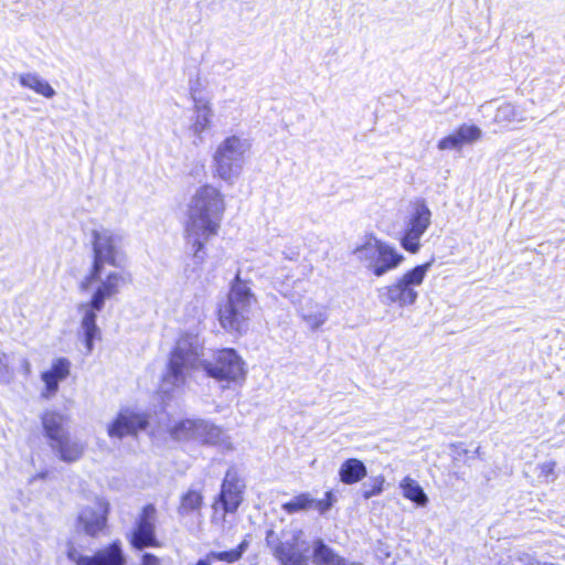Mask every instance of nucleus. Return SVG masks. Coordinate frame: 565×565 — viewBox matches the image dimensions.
<instances>
[{
  "label": "nucleus",
  "instance_id": "23",
  "mask_svg": "<svg viewBox=\"0 0 565 565\" xmlns=\"http://www.w3.org/2000/svg\"><path fill=\"white\" fill-rule=\"evenodd\" d=\"M42 426L45 436L50 439V443L56 440L64 434H68L64 425L67 423V417L61 413L54 411H46L42 417Z\"/></svg>",
  "mask_w": 565,
  "mask_h": 565
},
{
  "label": "nucleus",
  "instance_id": "11",
  "mask_svg": "<svg viewBox=\"0 0 565 565\" xmlns=\"http://www.w3.org/2000/svg\"><path fill=\"white\" fill-rule=\"evenodd\" d=\"M108 503L97 498L92 505L82 509L78 515V524L89 536H96L106 526Z\"/></svg>",
  "mask_w": 565,
  "mask_h": 565
},
{
  "label": "nucleus",
  "instance_id": "14",
  "mask_svg": "<svg viewBox=\"0 0 565 565\" xmlns=\"http://www.w3.org/2000/svg\"><path fill=\"white\" fill-rule=\"evenodd\" d=\"M154 514L156 509L153 505L149 504L143 508L142 514L137 523V527L134 531L131 539V544L137 550L158 545L154 535Z\"/></svg>",
  "mask_w": 565,
  "mask_h": 565
},
{
  "label": "nucleus",
  "instance_id": "20",
  "mask_svg": "<svg viewBox=\"0 0 565 565\" xmlns=\"http://www.w3.org/2000/svg\"><path fill=\"white\" fill-rule=\"evenodd\" d=\"M15 77L22 87L31 89L44 98L50 99L56 95L51 84L35 72L15 74Z\"/></svg>",
  "mask_w": 565,
  "mask_h": 565
},
{
  "label": "nucleus",
  "instance_id": "5",
  "mask_svg": "<svg viewBox=\"0 0 565 565\" xmlns=\"http://www.w3.org/2000/svg\"><path fill=\"white\" fill-rule=\"evenodd\" d=\"M254 303H256V296L252 292L248 282L242 280L237 274L226 302L218 309L221 326L231 332H245Z\"/></svg>",
  "mask_w": 565,
  "mask_h": 565
},
{
  "label": "nucleus",
  "instance_id": "28",
  "mask_svg": "<svg viewBox=\"0 0 565 565\" xmlns=\"http://www.w3.org/2000/svg\"><path fill=\"white\" fill-rule=\"evenodd\" d=\"M203 504V497L199 491L189 490L181 497V503L178 509L180 515H188L200 512Z\"/></svg>",
  "mask_w": 565,
  "mask_h": 565
},
{
  "label": "nucleus",
  "instance_id": "10",
  "mask_svg": "<svg viewBox=\"0 0 565 565\" xmlns=\"http://www.w3.org/2000/svg\"><path fill=\"white\" fill-rule=\"evenodd\" d=\"M125 558L119 543L115 542L100 550L93 557H79L77 565H124ZM140 565H161L160 559L151 553H145Z\"/></svg>",
  "mask_w": 565,
  "mask_h": 565
},
{
  "label": "nucleus",
  "instance_id": "26",
  "mask_svg": "<svg viewBox=\"0 0 565 565\" xmlns=\"http://www.w3.org/2000/svg\"><path fill=\"white\" fill-rule=\"evenodd\" d=\"M403 495L409 501L416 503L418 507H426L428 503V497L424 492L420 484L411 477H405L401 483Z\"/></svg>",
  "mask_w": 565,
  "mask_h": 565
},
{
  "label": "nucleus",
  "instance_id": "39",
  "mask_svg": "<svg viewBox=\"0 0 565 565\" xmlns=\"http://www.w3.org/2000/svg\"><path fill=\"white\" fill-rule=\"evenodd\" d=\"M22 366H23L25 374L29 375L31 372V364H30L29 360L24 359L22 362Z\"/></svg>",
  "mask_w": 565,
  "mask_h": 565
},
{
  "label": "nucleus",
  "instance_id": "15",
  "mask_svg": "<svg viewBox=\"0 0 565 565\" xmlns=\"http://www.w3.org/2000/svg\"><path fill=\"white\" fill-rule=\"evenodd\" d=\"M244 483L238 478L237 471L233 468L226 471L224 477L218 502L222 503L224 512H234L242 502Z\"/></svg>",
  "mask_w": 565,
  "mask_h": 565
},
{
  "label": "nucleus",
  "instance_id": "30",
  "mask_svg": "<svg viewBox=\"0 0 565 565\" xmlns=\"http://www.w3.org/2000/svg\"><path fill=\"white\" fill-rule=\"evenodd\" d=\"M455 134L458 138L461 148L465 145H471L478 141L482 137V130L478 126L468 124L459 126L455 130Z\"/></svg>",
  "mask_w": 565,
  "mask_h": 565
},
{
  "label": "nucleus",
  "instance_id": "34",
  "mask_svg": "<svg viewBox=\"0 0 565 565\" xmlns=\"http://www.w3.org/2000/svg\"><path fill=\"white\" fill-rule=\"evenodd\" d=\"M437 148L441 151H445V150H460L461 149V146L458 141V138L454 132H451L450 135L444 137L443 139H440L437 143Z\"/></svg>",
  "mask_w": 565,
  "mask_h": 565
},
{
  "label": "nucleus",
  "instance_id": "9",
  "mask_svg": "<svg viewBox=\"0 0 565 565\" xmlns=\"http://www.w3.org/2000/svg\"><path fill=\"white\" fill-rule=\"evenodd\" d=\"M149 425V416L146 413L130 408L121 409L116 418L107 426L110 438L121 439L126 436H137Z\"/></svg>",
  "mask_w": 565,
  "mask_h": 565
},
{
  "label": "nucleus",
  "instance_id": "7",
  "mask_svg": "<svg viewBox=\"0 0 565 565\" xmlns=\"http://www.w3.org/2000/svg\"><path fill=\"white\" fill-rule=\"evenodd\" d=\"M302 531L295 529L277 535L273 530L266 533V543L281 565H306L307 548L302 547Z\"/></svg>",
  "mask_w": 565,
  "mask_h": 565
},
{
  "label": "nucleus",
  "instance_id": "41",
  "mask_svg": "<svg viewBox=\"0 0 565 565\" xmlns=\"http://www.w3.org/2000/svg\"><path fill=\"white\" fill-rule=\"evenodd\" d=\"M211 562L210 559H207V557L205 559H200L198 561V563L195 565H211Z\"/></svg>",
  "mask_w": 565,
  "mask_h": 565
},
{
  "label": "nucleus",
  "instance_id": "32",
  "mask_svg": "<svg viewBox=\"0 0 565 565\" xmlns=\"http://www.w3.org/2000/svg\"><path fill=\"white\" fill-rule=\"evenodd\" d=\"M13 379V372L9 365V356L0 352V383L9 384Z\"/></svg>",
  "mask_w": 565,
  "mask_h": 565
},
{
  "label": "nucleus",
  "instance_id": "25",
  "mask_svg": "<svg viewBox=\"0 0 565 565\" xmlns=\"http://www.w3.org/2000/svg\"><path fill=\"white\" fill-rule=\"evenodd\" d=\"M526 119L524 110L511 103H504L498 107L494 121L508 127L511 124L522 122Z\"/></svg>",
  "mask_w": 565,
  "mask_h": 565
},
{
  "label": "nucleus",
  "instance_id": "42",
  "mask_svg": "<svg viewBox=\"0 0 565 565\" xmlns=\"http://www.w3.org/2000/svg\"><path fill=\"white\" fill-rule=\"evenodd\" d=\"M38 477L41 479H44L46 477V472H42V473L38 475Z\"/></svg>",
  "mask_w": 565,
  "mask_h": 565
},
{
  "label": "nucleus",
  "instance_id": "29",
  "mask_svg": "<svg viewBox=\"0 0 565 565\" xmlns=\"http://www.w3.org/2000/svg\"><path fill=\"white\" fill-rule=\"evenodd\" d=\"M247 546H248V542L246 540H244L236 548H233L230 551H224V552L211 551L210 553H207V559L220 561V562H225V563L232 564L242 558Z\"/></svg>",
  "mask_w": 565,
  "mask_h": 565
},
{
  "label": "nucleus",
  "instance_id": "17",
  "mask_svg": "<svg viewBox=\"0 0 565 565\" xmlns=\"http://www.w3.org/2000/svg\"><path fill=\"white\" fill-rule=\"evenodd\" d=\"M71 373V362L66 358H58L52 362L50 370L41 374L44 383L42 397L50 399L55 396L58 391L60 382L68 377Z\"/></svg>",
  "mask_w": 565,
  "mask_h": 565
},
{
  "label": "nucleus",
  "instance_id": "21",
  "mask_svg": "<svg viewBox=\"0 0 565 565\" xmlns=\"http://www.w3.org/2000/svg\"><path fill=\"white\" fill-rule=\"evenodd\" d=\"M380 239L373 234H366L363 236L360 243L355 245L352 250L353 256L358 262L371 271L374 263V255L376 254Z\"/></svg>",
  "mask_w": 565,
  "mask_h": 565
},
{
  "label": "nucleus",
  "instance_id": "3",
  "mask_svg": "<svg viewBox=\"0 0 565 565\" xmlns=\"http://www.w3.org/2000/svg\"><path fill=\"white\" fill-rule=\"evenodd\" d=\"M224 211V195L211 184L198 188L190 200L184 234L185 252L198 267L206 259L205 244L217 234Z\"/></svg>",
  "mask_w": 565,
  "mask_h": 565
},
{
  "label": "nucleus",
  "instance_id": "16",
  "mask_svg": "<svg viewBox=\"0 0 565 565\" xmlns=\"http://www.w3.org/2000/svg\"><path fill=\"white\" fill-rule=\"evenodd\" d=\"M371 273L376 277L396 269L404 260V256L391 244L380 239Z\"/></svg>",
  "mask_w": 565,
  "mask_h": 565
},
{
  "label": "nucleus",
  "instance_id": "13",
  "mask_svg": "<svg viewBox=\"0 0 565 565\" xmlns=\"http://www.w3.org/2000/svg\"><path fill=\"white\" fill-rule=\"evenodd\" d=\"M199 88L192 86V99L194 103V116L190 125V131L200 142L203 140L202 135L212 126L213 109L209 99L199 97Z\"/></svg>",
  "mask_w": 565,
  "mask_h": 565
},
{
  "label": "nucleus",
  "instance_id": "33",
  "mask_svg": "<svg viewBox=\"0 0 565 565\" xmlns=\"http://www.w3.org/2000/svg\"><path fill=\"white\" fill-rule=\"evenodd\" d=\"M384 477L379 476L373 479V484L371 487H367L366 483L363 484V492L362 495L364 499H370L374 495H379L383 491V484H384Z\"/></svg>",
  "mask_w": 565,
  "mask_h": 565
},
{
  "label": "nucleus",
  "instance_id": "1",
  "mask_svg": "<svg viewBox=\"0 0 565 565\" xmlns=\"http://www.w3.org/2000/svg\"><path fill=\"white\" fill-rule=\"evenodd\" d=\"M124 236L110 228H96L92 231L93 262L88 275L81 282V289L87 290L90 285L97 284L92 298L78 306L82 315L81 330L85 338L87 353L94 348V340L100 335L96 324L97 313L100 312L107 299L119 294L121 287L127 285L129 275L119 270H106V266L118 267L121 262V247Z\"/></svg>",
  "mask_w": 565,
  "mask_h": 565
},
{
  "label": "nucleus",
  "instance_id": "31",
  "mask_svg": "<svg viewBox=\"0 0 565 565\" xmlns=\"http://www.w3.org/2000/svg\"><path fill=\"white\" fill-rule=\"evenodd\" d=\"M313 498L309 493H301L294 497L289 502L282 504V510L288 514L312 509Z\"/></svg>",
  "mask_w": 565,
  "mask_h": 565
},
{
  "label": "nucleus",
  "instance_id": "6",
  "mask_svg": "<svg viewBox=\"0 0 565 565\" xmlns=\"http://www.w3.org/2000/svg\"><path fill=\"white\" fill-rule=\"evenodd\" d=\"M431 263L417 265L411 270L398 276L391 284L376 289L380 303L385 307L396 306L406 308L416 303L418 299L417 288L423 284Z\"/></svg>",
  "mask_w": 565,
  "mask_h": 565
},
{
  "label": "nucleus",
  "instance_id": "40",
  "mask_svg": "<svg viewBox=\"0 0 565 565\" xmlns=\"http://www.w3.org/2000/svg\"><path fill=\"white\" fill-rule=\"evenodd\" d=\"M326 501H332V503L335 501L334 495L331 491L326 492Z\"/></svg>",
  "mask_w": 565,
  "mask_h": 565
},
{
  "label": "nucleus",
  "instance_id": "19",
  "mask_svg": "<svg viewBox=\"0 0 565 565\" xmlns=\"http://www.w3.org/2000/svg\"><path fill=\"white\" fill-rule=\"evenodd\" d=\"M299 313L307 327L312 331L322 327L329 318L327 306L312 300L303 303L299 309Z\"/></svg>",
  "mask_w": 565,
  "mask_h": 565
},
{
  "label": "nucleus",
  "instance_id": "18",
  "mask_svg": "<svg viewBox=\"0 0 565 565\" xmlns=\"http://www.w3.org/2000/svg\"><path fill=\"white\" fill-rule=\"evenodd\" d=\"M52 451L64 462H75L84 454V445L72 438L68 434H64L56 440L50 443Z\"/></svg>",
  "mask_w": 565,
  "mask_h": 565
},
{
  "label": "nucleus",
  "instance_id": "22",
  "mask_svg": "<svg viewBox=\"0 0 565 565\" xmlns=\"http://www.w3.org/2000/svg\"><path fill=\"white\" fill-rule=\"evenodd\" d=\"M312 562L315 565H363L362 563L347 562L343 557L326 545L322 540L313 542Z\"/></svg>",
  "mask_w": 565,
  "mask_h": 565
},
{
  "label": "nucleus",
  "instance_id": "27",
  "mask_svg": "<svg viewBox=\"0 0 565 565\" xmlns=\"http://www.w3.org/2000/svg\"><path fill=\"white\" fill-rule=\"evenodd\" d=\"M196 419H182L169 427V435L177 441H194Z\"/></svg>",
  "mask_w": 565,
  "mask_h": 565
},
{
  "label": "nucleus",
  "instance_id": "35",
  "mask_svg": "<svg viewBox=\"0 0 565 565\" xmlns=\"http://www.w3.org/2000/svg\"><path fill=\"white\" fill-rule=\"evenodd\" d=\"M437 148L441 151H445V150H460L461 149V146L458 141V138L454 132H451L450 135L444 137L443 139H440L437 143Z\"/></svg>",
  "mask_w": 565,
  "mask_h": 565
},
{
  "label": "nucleus",
  "instance_id": "37",
  "mask_svg": "<svg viewBox=\"0 0 565 565\" xmlns=\"http://www.w3.org/2000/svg\"><path fill=\"white\" fill-rule=\"evenodd\" d=\"M332 507V501H326L323 500H316L313 499V507L312 509L319 511L320 513H326L328 510H330Z\"/></svg>",
  "mask_w": 565,
  "mask_h": 565
},
{
  "label": "nucleus",
  "instance_id": "8",
  "mask_svg": "<svg viewBox=\"0 0 565 565\" xmlns=\"http://www.w3.org/2000/svg\"><path fill=\"white\" fill-rule=\"evenodd\" d=\"M431 222V212L422 201L416 202L405 221L401 245L409 253H417L420 248V238Z\"/></svg>",
  "mask_w": 565,
  "mask_h": 565
},
{
  "label": "nucleus",
  "instance_id": "12",
  "mask_svg": "<svg viewBox=\"0 0 565 565\" xmlns=\"http://www.w3.org/2000/svg\"><path fill=\"white\" fill-rule=\"evenodd\" d=\"M194 441L201 445L217 446L223 450H232L230 436L218 426L205 419H196Z\"/></svg>",
  "mask_w": 565,
  "mask_h": 565
},
{
  "label": "nucleus",
  "instance_id": "4",
  "mask_svg": "<svg viewBox=\"0 0 565 565\" xmlns=\"http://www.w3.org/2000/svg\"><path fill=\"white\" fill-rule=\"evenodd\" d=\"M250 148L249 139L243 136L232 135L222 140L212 156L214 177L233 184L243 172Z\"/></svg>",
  "mask_w": 565,
  "mask_h": 565
},
{
  "label": "nucleus",
  "instance_id": "24",
  "mask_svg": "<svg viewBox=\"0 0 565 565\" xmlns=\"http://www.w3.org/2000/svg\"><path fill=\"white\" fill-rule=\"evenodd\" d=\"M367 473L365 465L356 458L347 459L339 469V478L344 484H354Z\"/></svg>",
  "mask_w": 565,
  "mask_h": 565
},
{
  "label": "nucleus",
  "instance_id": "36",
  "mask_svg": "<svg viewBox=\"0 0 565 565\" xmlns=\"http://www.w3.org/2000/svg\"><path fill=\"white\" fill-rule=\"evenodd\" d=\"M555 462L554 461H546L540 465V478H544L545 482H552L556 479L555 473Z\"/></svg>",
  "mask_w": 565,
  "mask_h": 565
},
{
  "label": "nucleus",
  "instance_id": "38",
  "mask_svg": "<svg viewBox=\"0 0 565 565\" xmlns=\"http://www.w3.org/2000/svg\"><path fill=\"white\" fill-rule=\"evenodd\" d=\"M192 86H195L196 88H199L198 96L202 97L201 93H202V89H203V84L201 83V78L200 77H196L195 79H191L190 81V94L191 95H192Z\"/></svg>",
  "mask_w": 565,
  "mask_h": 565
},
{
  "label": "nucleus",
  "instance_id": "2",
  "mask_svg": "<svg viewBox=\"0 0 565 565\" xmlns=\"http://www.w3.org/2000/svg\"><path fill=\"white\" fill-rule=\"evenodd\" d=\"M203 344L195 334H184L172 350L163 373L160 391L171 395L181 390L192 372L203 369L209 376L220 382H238L245 376L244 361L234 349L216 352L213 362L203 361Z\"/></svg>",
  "mask_w": 565,
  "mask_h": 565
},
{
  "label": "nucleus",
  "instance_id": "43",
  "mask_svg": "<svg viewBox=\"0 0 565 565\" xmlns=\"http://www.w3.org/2000/svg\"><path fill=\"white\" fill-rule=\"evenodd\" d=\"M233 64L231 62H228V65H227V68H232Z\"/></svg>",
  "mask_w": 565,
  "mask_h": 565
}]
</instances>
